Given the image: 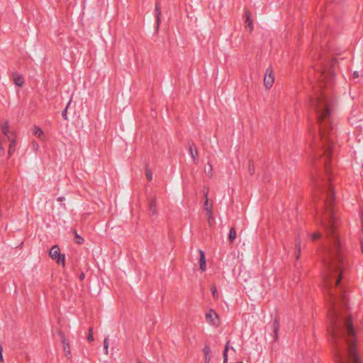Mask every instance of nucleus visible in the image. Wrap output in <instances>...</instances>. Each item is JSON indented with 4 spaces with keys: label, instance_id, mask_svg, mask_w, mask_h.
<instances>
[{
    "label": "nucleus",
    "instance_id": "15",
    "mask_svg": "<svg viewBox=\"0 0 363 363\" xmlns=\"http://www.w3.org/2000/svg\"><path fill=\"white\" fill-rule=\"evenodd\" d=\"M236 238V232L234 228H232L230 230L229 233V240L230 242H233Z\"/></svg>",
    "mask_w": 363,
    "mask_h": 363
},
{
    "label": "nucleus",
    "instance_id": "29",
    "mask_svg": "<svg viewBox=\"0 0 363 363\" xmlns=\"http://www.w3.org/2000/svg\"><path fill=\"white\" fill-rule=\"evenodd\" d=\"M277 330H278V324L277 323H275L274 324V332L277 333Z\"/></svg>",
    "mask_w": 363,
    "mask_h": 363
},
{
    "label": "nucleus",
    "instance_id": "4",
    "mask_svg": "<svg viewBox=\"0 0 363 363\" xmlns=\"http://www.w3.org/2000/svg\"><path fill=\"white\" fill-rule=\"evenodd\" d=\"M206 321L211 325L218 327L219 325V318L215 311L210 309L206 313Z\"/></svg>",
    "mask_w": 363,
    "mask_h": 363
},
{
    "label": "nucleus",
    "instance_id": "12",
    "mask_svg": "<svg viewBox=\"0 0 363 363\" xmlns=\"http://www.w3.org/2000/svg\"><path fill=\"white\" fill-rule=\"evenodd\" d=\"M33 134L38 138H40L43 136V130L39 128L38 126H34L33 129Z\"/></svg>",
    "mask_w": 363,
    "mask_h": 363
},
{
    "label": "nucleus",
    "instance_id": "23",
    "mask_svg": "<svg viewBox=\"0 0 363 363\" xmlns=\"http://www.w3.org/2000/svg\"><path fill=\"white\" fill-rule=\"evenodd\" d=\"M205 205H206V211L208 212V216H209V218H211L212 212H211V209L208 208V199H206V201H205Z\"/></svg>",
    "mask_w": 363,
    "mask_h": 363
},
{
    "label": "nucleus",
    "instance_id": "17",
    "mask_svg": "<svg viewBox=\"0 0 363 363\" xmlns=\"http://www.w3.org/2000/svg\"><path fill=\"white\" fill-rule=\"evenodd\" d=\"M311 240L315 241L321 238V233L320 232H315L311 234Z\"/></svg>",
    "mask_w": 363,
    "mask_h": 363
},
{
    "label": "nucleus",
    "instance_id": "9",
    "mask_svg": "<svg viewBox=\"0 0 363 363\" xmlns=\"http://www.w3.org/2000/svg\"><path fill=\"white\" fill-rule=\"evenodd\" d=\"M199 264L200 269L201 271H205L206 269V258L205 254L202 250H199Z\"/></svg>",
    "mask_w": 363,
    "mask_h": 363
},
{
    "label": "nucleus",
    "instance_id": "1",
    "mask_svg": "<svg viewBox=\"0 0 363 363\" xmlns=\"http://www.w3.org/2000/svg\"><path fill=\"white\" fill-rule=\"evenodd\" d=\"M311 106L316 113L320 126L318 140L314 139L308 142V148L311 151L309 162L313 165L317 158L322 156V154L319 152V149H323L324 154L326 155L331 148L333 144L335 132L330 121L331 99L325 93H322L312 100Z\"/></svg>",
    "mask_w": 363,
    "mask_h": 363
},
{
    "label": "nucleus",
    "instance_id": "11",
    "mask_svg": "<svg viewBox=\"0 0 363 363\" xmlns=\"http://www.w3.org/2000/svg\"><path fill=\"white\" fill-rule=\"evenodd\" d=\"M229 350H232L233 352H235L233 347H230L229 342H227L225 347V350L223 351V363H227L228 362V352Z\"/></svg>",
    "mask_w": 363,
    "mask_h": 363
},
{
    "label": "nucleus",
    "instance_id": "16",
    "mask_svg": "<svg viewBox=\"0 0 363 363\" xmlns=\"http://www.w3.org/2000/svg\"><path fill=\"white\" fill-rule=\"evenodd\" d=\"M296 259H299L300 257V255H301V243H300V241H298L296 243Z\"/></svg>",
    "mask_w": 363,
    "mask_h": 363
},
{
    "label": "nucleus",
    "instance_id": "3",
    "mask_svg": "<svg viewBox=\"0 0 363 363\" xmlns=\"http://www.w3.org/2000/svg\"><path fill=\"white\" fill-rule=\"evenodd\" d=\"M274 82V75L272 67H268L266 69L264 77V86L267 89H270Z\"/></svg>",
    "mask_w": 363,
    "mask_h": 363
},
{
    "label": "nucleus",
    "instance_id": "24",
    "mask_svg": "<svg viewBox=\"0 0 363 363\" xmlns=\"http://www.w3.org/2000/svg\"><path fill=\"white\" fill-rule=\"evenodd\" d=\"M146 177H147V179L149 181L152 180V172H151V171H150V170H147V171H146Z\"/></svg>",
    "mask_w": 363,
    "mask_h": 363
},
{
    "label": "nucleus",
    "instance_id": "7",
    "mask_svg": "<svg viewBox=\"0 0 363 363\" xmlns=\"http://www.w3.org/2000/svg\"><path fill=\"white\" fill-rule=\"evenodd\" d=\"M63 351L66 357H69L71 355V349L68 340L63 337L62 340Z\"/></svg>",
    "mask_w": 363,
    "mask_h": 363
},
{
    "label": "nucleus",
    "instance_id": "19",
    "mask_svg": "<svg viewBox=\"0 0 363 363\" xmlns=\"http://www.w3.org/2000/svg\"><path fill=\"white\" fill-rule=\"evenodd\" d=\"M104 347L105 354H107L108 352V340L106 338L104 340Z\"/></svg>",
    "mask_w": 363,
    "mask_h": 363
},
{
    "label": "nucleus",
    "instance_id": "25",
    "mask_svg": "<svg viewBox=\"0 0 363 363\" xmlns=\"http://www.w3.org/2000/svg\"><path fill=\"white\" fill-rule=\"evenodd\" d=\"M0 362L4 363V357H3V347L0 345Z\"/></svg>",
    "mask_w": 363,
    "mask_h": 363
},
{
    "label": "nucleus",
    "instance_id": "2",
    "mask_svg": "<svg viewBox=\"0 0 363 363\" xmlns=\"http://www.w3.org/2000/svg\"><path fill=\"white\" fill-rule=\"evenodd\" d=\"M49 255L51 257V259L55 260L58 264L65 266V255L61 254L60 250L58 246H53L49 252Z\"/></svg>",
    "mask_w": 363,
    "mask_h": 363
},
{
    "label": "nucleus",
    "instance_id": "31",
    "mask_svg": "<svg viewBox=\"0 0 363 363\" xmlns=\"http://www.w3.org/2000/svg\"><path fill=\"white\" fill-rule=\"evenodd\" d=\"M325 171H326V172H327V173H328V172H329V170H328V166H327L326 164H325Z\"/></svg>",
    "mask_w": 363,
    "mask_h": 363
},
{
    "label": "nucleus",
    "instance_id": "13",
    "mask_svg": "<svg viewBox=\"0 0 363 363\" xmlns=\"http://www.w3.org/2000/svg\"><path fill=\"white\" fill-rule=\"evenodd\" d=\"M246 27L249 28L250 31L252 30V21L250 19V15L249 13L246 14Z\"/></svg>",
    "mask_w": 363,
    "mask_h": 363
},
{
    "label": "nucleus",
    "instance_id": "18",
    "mask_svg": "<svg viewBox=\"0 0 363 363\" xmlns=\"http://www.w3.org/2000/svg\"><path fill=\"white\" fill-rule=\"evenodd\" d=\"M320 80H325L328 77V74L325 71H320V76L318 77Z\"/></svg>",
    "mask_w": 363,
    "mask_h": 363
},
{
    "label": "nucleus",
    "instance_id": "32",
    "mask_svg": "<svg viewBox=\"0 0 363 363\" xmlns=\"http://www.w3.org/2000/svg\"><path fill=\"white\" fill-rule=\"evenodd\" d=\"M362 252L363 253V243H362Z\"/></svg>",
    "mask_w": 363,
    "mask_h": 363
},
{
    "label": "nucleus",
    "instance_id": "27",
    "mask_svg": "<svg viewBox=\"0 0 363 363\" xmlns=\"http://www.w3.org/2000/svg\"><path fill=\"white\" fill-rule=\"evenodd\" d=\"M206 172H207V174L210 176L212 175V166L211 165H209V168L208 169V170H206Z\"/></svg>",
    "mask_w": 363,
    "mask_h": 363
},
{
    "label": "nucleus",
    "instance_id": "26",
    "mask_svg": "<svg viewBox=\"0 0 363 363\" xmlns=\"http://www.w3.org/2000/svg\"><path fill=\"white\" fill-rule=\"evenodd\" d=\"M32 145H33V148L34 150L37 151L39 148V145L38 144L36 143V142H33L32 143Z\"/></svg>",
    "mask_w": 363,
    "mask_h": 363
},
{
    "label": "nucleus",
    "instance_id": "21",
    "mask_svg": "<svg viewBox=\"0 0 363 363\" xmlns=\"http://www.w3.org/2000/svg\"><path fill=\"white\" fill-rule=\"evenodd\" d=\"M211 290V293H212L213 297L217 298L218 296V294L216 288L215 286H212Z\"/></svg>",
    "mask_w": 363,
    "mask_h": 363
},
{
    "label": "nucleus",
    "instance_id": "30",
    "mask_svg": "<svg viewBox=\"0 0 363 363\" xmlns=\"http://www.w3.org/2000/svg\"><path fill=\"white\" fill-rule=\"evenodd\" d=\"M66 113H67V108L64 110L63 111V116L65 117L66 116Z\"/></svg>",
    "mask_w": 363,
    "mask_h": 363
},
{
    "label": "nucleus",
    "instance_id": "22",
    "mask_svg": "<svg viewBox=\"0 0 363 363\" xmlns=\"http://www.w3.org/2000/svg\"><path fill=\"white\" fill-rule=\"evenodd\" d=\"M92 330L93 329L92 328H90L89 329V336L87 337V340L89 341V342H92L94 340V337H93V335H92Z\"/></svg>",
    "mask_w": 363,
    "mask_h": 363
},
{
    "label": "nucleus",
    "instance_id": "5",
    "mask_svg": "<svg viewBox=\"0 0 363 363\" xmlns=\"http://www.w3.org/2000/svg\"><path fill=\"white\" fill-rule=\"evenodd\" d=\"M1 128L3 134L5 135V137L7 138V139L11 138L12 137L16 135L13 132L9 131V123L7 121H4V123H1Z\"/></svg>",
    "mask_w": 363,
    "mask_h": 363
},
{
    "label": "nucleus",
    "instance_id": "20",
    "mask_svg": "<svg viewBox=\"0 0 363 363\" xmlns=\"http://www.w3.org/2000/svg\"><path fill=\"white\" fill-rule=\"evenodd\" d=\"M190 154L191 157L195 160L197 156V150L194 149L192 147H190Z\"/></svg>",
    "mask_w": 363,
    "mask_h": 363
},
{
    "label": "nucleus",
    "instance_id": "10",
    "mask_svg": "<svg viewBox=\"0 0 363 363\" xmlns=\"http://www.w3.org/2000/svg\"><path fill=\"white\" fill-rule=\"evenodd\" d=\"M13 82L18 86H22L24 83V79L22 75L15 74L13 77Z\"/></svg>",
    "mask_w": 363,
    "mask_h": 363
},
{
    "label": "nucleus",
    "instance_id": "8",
    "mask_svg": "<svg viewBox=\"0 0 363 363\" xmlns=\"http://www.w3.org/2000/svg\"><path fill=\"white\" fill-rule=\"evenodd\" d=\"M8 140L10 141L8 153L9 156H11L16 149V135Z\"/></svg>",
    "mask_w": 363,
    "mask_h": 363
},
{
    "label": "nucleus",
    "instance_id": "14",
    "mask_svg": "<svg viewBox=\"0 0 363 363\" xmlns=\"http://www.w3.org/2000/svg\"><path fill=\"white\" fill-rule=\"evenodd\" d=\"M155 12L157 16V25L160 23V16H161V11H160V6L159 4H156L155 5Z\"/></svg>",
    "mask_w": 363,
    "mask_h": 363
},
{
    "label": "nucleus",
    "instance_id": "6",
    "mask_svg": "<svg viewBox=\"0 0 363 363\" xmlns=\"http://www.w3.org/2000/svg\"><path fill=\"white\" fill-rule=\"evenodd\" d=\"M204 354V363H209L211 360V350L209 345H205L203 349Z\"/></svg>",
    "mask_w": 363,
    "mask_h": 363
},
{
    "label": "nucleus",
    "instance_id": "28",
    "mask_svg": "<svg viewBox=\"0 0 363 363\" xmlns=\"http://www.w3.org/2000/svg\"><path fill=\"white\" fill-rule=\"evenodd\" d=\"M76 238L77 239V243H79V244L82 243V242L83 241V238L78 235H77Z\"/></svg>",
    "mask_w": 363,
    "mask_h": 363
},
{
    "label": "nucleus",
    "instance_id": "33",
    "mask_svg": "<svg viewBox=\"0 0 363 363\" xmlns=\"http://www.w3.org/2000/svg\"><path fill=\"white\" fill-rule=\"evenodd\" d=\"M236 363H244L243 362L240 361V362H238Z\"/></svg>",
    "mask_w": 363,
    "mask_h": 363
}]
</instances>
